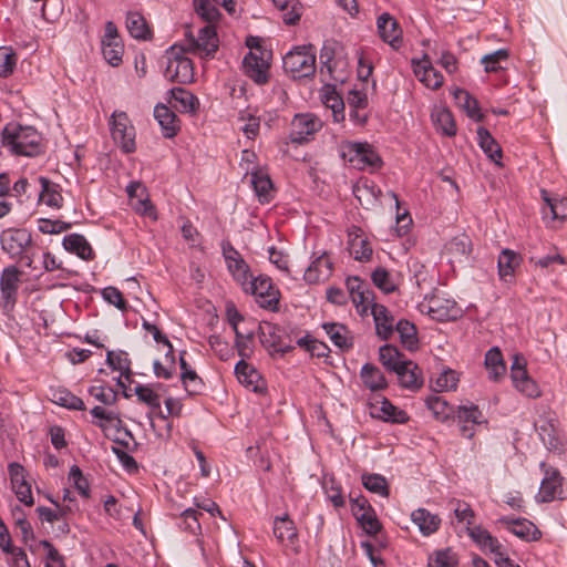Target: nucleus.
Returning <instances> with one entry per match:
<instances>
[{"label": "nucleus", "mask_w": 567, "mask_h": 567, "mask_svg": "<svg viewBox=\"0 0 567 567\" xmlns=\"http://www.w3.org/2000/svg\"><path fill=\"white\" fill-rule=\"evenodd\" d=\"M282 68L293 80L312 78L316 73V48L312 44L295 47L282 58Z\"/></svg>", "instance_id": "nucleus-1"}, {"label": "nucleus", "mask_w": 567, "mask_h": 567, "mask_svg": "<svg viewBox=\"0 0 567 567\" xmlns=\"http://www.w3.org/2000/svg\"><path fill=\"white\" fill-rule=\"evenodd\" d=\"M340 156L347 161L351 167L359 171L370 168L371 172H374L380 169L383 165L381 156L368 142H342L340 145Z\"/></svg>", "instance_id": "nucleus-2"}, {"label": "nucleus", "mask_w": 567, "mask_h": 567, "mask_svg": "<svg viewBox=\"0 0 567 567\" xmlns=\"http://www.w3.org/2000/svg\"><path fill=\"white\" fill-rule=\"evenodd\" d=\"M2 144L17 155L32 157L35 155V128L9 123L2 132Z\"/></svg>", "instance_id": "nucleus-3"}, {"label": "nucleus", "mask_w": 567, "mask_h": 567, "mask_svg": "<svg viewBox=\"0 0 567 567\" xmlns=\"http://www.w3.org/2000/svg\"><path fill=\"white\" fill-rule=\"evenodd\" d=\"M539 468L544 474L540 483L539 492L536 495L538 503H549L555 499H566L567 488L565 485V478L560 472L553 466H548L545 462L539 464Z\"/></svg>", "instance_id": "nucleus-4"}, {"label": "nucleus", "mask_w": 567, "mask_h": 567, "mask_svg": "<svg viewBox=\"0 0 567 567\" xmlns=\"http://www.w3.org/2000/svg\"><path fill=\"white\" fill-rule=\"evenodd\" d=\"M245 293L255 296L257 303L260 308L270 311L279 310L280 291L274 285L271 278L267 275H258L251 278V281L247 286Z\"/></svg>", "instance_id": "nucleus-5"}, {"label": "nucleus", "mask_w": 567, "mask_h": 567, "mask_svg": "<svg viewBox=\"0 0 567 567\" xmlns=\"http://www.w3.org/2000/svg\"><path fill=\"white\" fill-rule=\"evenodd\" d=\"M188 52L198 54L202 59L213 58L218 50V38L216 30L213 25H205L199 29L198 35L194 37L188 30L185 33Z\"/></svg>", "instance_id": "nucleus-6"}, {"label": "nucleus", "mask_w": 567, "mask_h": 567, "mask_svg": "<svg viewBox=\"0 0 567 567\" xmlns=\"http://www.w3.org/2000/svg\"><path fill=\"white\" fill-rule=\"evenodd\" d=\"M289 141L292 144L302 145L321 130V120L311 113L296 114L291 121Z\"/></svg>", "instance_id": "nucleus-7"}, {"label": "nucleus", "mask_w": 567, "mask_h": 567, "mask_svg": "<svg viewBox=\"0 0 567 567\" xmlns=\"http://www.w3.org/2000/svg\"><path fill=\"white\" fill-rule=\"evenodd\" d=\"M101 50L104 60L113 68H117L123 62L124 44L118 34L117 28L112 21H107L104 27V34L101 39Z\"/></svg>", "instance_id": "nucleus-8"}, {"label": "nucleus", "mask_w": 567, "mask_h": 567, "mask_svg": "<svg viewBox=\"0 0 567 567\" xmlns=\"http://www.w3.org/2000/svg\"><path fill=\"white\" fill-rule=\"evenodd\" d=\"M31 244V235L25 229L7 230L1 237V245L4 251L11 257L20 258V262L31 266L32 259L24 255Z\"/></svg>", "instance_id": "nucleus-9"}, {"label": "nucleus", "mask_w": 567, "mask_h": 567, "mask_svg": "<svg viewBox=\"0 0 567 567\" xmlns=\"http://www.w3.org/2000/svg\"><path fill=\"white\" fill-rule=\"evenodd\" d=\"M112 138L125 154L135 152V128L125 113L114 114L111 123Z\"/></svg>", "instance_id": "nucleus-10"}, {"label": "nucleus", "mask_w": 567, "mask_h": 567, "mask_svg": "<svg viewBox=\"0 0 567 567\" xmlns=\"http://www.w3.org/2000/svg\"><path fill=\"white\" fill-rule=\"evenodd\" d=\"M482 419L483 413L475 404L456 406L452 416V421L460 426L461 435L470 440L474 437L475 425H480L483 422Z\"/></svg>", "instance_id": "nucleus-11"}, {"label": "nucleus", "mask_w": 567, "mask_h": 567, "mask_svg": "<svg viewBox=\"0 0 567 567\" xmlns=\"http://www.w3.org/2000/svg\"><path fill=\"white\" fill-rule=\"evenodd\" d=\"M371 415L384 422L394 424H405L409 415L404 410L395 406L389 399L383 395H375L374 402H371Z\"/></svg>", "instance_id": "nucleus-12"}, {"label": "nucleus", "mask_w": 567, "mask_h": 567, "mask_svg": "<svg viewBox=\"0 0 567 567\" xmlns=\"http://www.w3.org/2000/svg\"><path fill=\"white\" fill-rule=\"evenodd\" d=\"M426 313L435 321L447 322L458 319L462 309L456 301L435 296L430 299Z\"/></svg>", "instance_id": "nucleus-13"}, {"label": "nucleus", "mask_w": 567, "mask_h": 567, "mask_svg": "<svg viewBox=\"0 0 567 567\" xmlns=\"http://www.w3.org/2000/svg\"><path fill=\"white\" fill-rule=\"evenodd\" d=\"M377 28L380 38L392 49L398 50L402 45V29L390 13L383 12L378 17Z\"/></svg>", "instance_id": "nucleus-14"}, {"label": "nucleus", "mask_w": 567, "mask_h": 567, "mask_svg": "<svg viewBox=\"0 0 567 567\" xmlns=\"http://www.w3.org/2000/svg\"><path fill=\"white\" fill-rule=\"evenodd\" d=\"M245 74L258 85L269 81V63L264 56L249 51L243 60Z\"/></svg>", "instance_id": "nucleus-15"}, {"label": "nucleus", "mask_w": 567, "mask_h": 567, "mask_svg": "<svg viewBox=\"0 0 567 567\" xmlns=\"http://www.w3.org/2000/svg\"><path fill=\"white\" fill-rule=\"evenodd\" d=\"M235 374L241 384L251 389L254 392L264 393L267 391L266 381L257 369L245 360H240L236 363Z\"/></svg>", "instance_id": "nucleus-16"}, {"label": "nucleus", "mask_w": 567, "mask_h": 567, "mask_svg": "<svg viewBox=\"0 0 567 567\" xmlns=\"http://www.w3.org/2000/svg\"><path fill=\"white\" fill-rule=\"evenodd\" d=\"M20 271L16 267H8L2 271L0 289L3 300L2 307L11 309L16 303L17 290L20 282Z\"/></svg>", "instance_id": "nucleus-17"}, {"label": "nucleus", "mask_w": 567, "mask_h": 567, "mask_svg": "<svg viewBox=\"0 0 567 567\" xmlns=\"http://www.w3.org/2000/svg\"><path fill=\"white\" fill-rule=\"evenodd\" d=\"M371 315L375 324L377 336L382 340H390L394 332V317L381 303H373Z\"/></svg>", "instance_id": "nucleus-18"}, {"label": "nucleus", "mask_w": 567, "mask_h": 567, "mask_svg": "<svg viewBox=\"0 0 567 567\" xmlns=\"http://www.w3.org/2000/svg\"><path fill=\"white\" fill-rule=\"evenodd\" d=\"M502 524L506 525L507 529L526 542H535L542 537L540 530L528 519L526 518H509L503 517L499 520Z\"/></svg>", "instance_id": "nucleus-19"}, {"label": "nucleus", "mask_w": 567, "mask_h": 567, "mask_svg": "<svg viewBox=\"0 0 567 567\" xmlns=\"http://www.w3.org/2000/svg\"><path fill=\"white\" fill-rule=\"evenodd\" d=\"M361 233L360 227L352 226L348 231V244L353 258L367 262L371 259L373 250L368 239L362 238Z\"/></svg>", "instance_id": "nucleus-20"}, {"label": "nucleus", "mask_w": 567, "mask_h": 567, "mask_svg": "<svg viewBox=\"0 0 567 567\" xmlns=\"http://www.w3.org/2000/svg\"><path fill=\"white\" fill-rule=\"evenodd\" d=\"M405 363L395 371L399 384L406 390L417 391L423 385L422 370L411 360Z\"/></svg>", "instance_id": "nucleus-21"}, {"label": "nucleus", "mask_w": 567, "mask_h": 567, "mask_svg": "<svg viewBox=\"0 0 567 567\" xmlns=\"http://www.w3.org/2000/svg\"><path fill=\"white\" fill-rule=\"evenodd\" d=\"M522 257L514 250L505 248L501 251L497 259L499 279L504 282H513L515 271L520 266Z\"/></svg>", "instance_id": "nucleus-22"}, {"label": "nucleus", "mask_w": 567, "mask_h": 567, "mask_svg": "<svg viewBox=\"0 0 567 567\" xmlns=\"http://www.w3.org/2000/svg\"><path fill=\"white\" fill-rule=\"evenodd\" d=\"M154 117L157 120L165 138L176 136L179 131V121L177 115L168 106L161 103L157 104L154 107Z\"/></svg>", "instance_id": "nucleus-23"}, {"label": "nucleus", "mask_w": 567, "mask_h": 567, "mask_svg": "<svg viewBox=\"0 0 567 567\" xmlns=\"http://www.w3.org/2000/svg\"><path fill=\"white\" fill-rule=\"evenodd\" d=\"M484 365L487 370L488 380L493 382H499L506 375V363L498 347H493L485 353Z\"/></svg>", "instance_id": "nucleus-24"}, {"label": "nucleus", "mask_w": 567, "mask_h": 567, "mask_svg": "<svg viewBox=\"0 0 567 567\" xmlns=\"http://www.w3.org/2000/svg\"><path fill=\"white\" fill-rule=\"evenodd\" d=\"M322 329L326 331L332 343L341 351H349L353 347V337L348 328L339 322H324Z\"/></svg>", "instance_id": "nucleus-25"}, {"label": "nucleus", "mask_w": 567, "mask_h": 567, "mask_svg": "<svg viewBox=\"0 0 567 567\" xmlns=\"http://www.w3.org/2000/svg\"><path fill=\"white\" fill-rule=\"evenodd\" d=\"M468 536L483 550L493 555H498L502 549L499 540L484 527L476 525L468 528Z\"/></svg>", "instance_id": "nucleus-26"}, {"label": "nucleus", "mask_w": 567, "mask_h": 567, "mask_svg": "<svg viewBox=\"0 0 567 567\" xmlns=\"http://www.w3.org/2000/svg\"><path fill=\"white\" fill-rule=\"evenodd\" d=\"M38 182L41 184V190L38 194V205L45 204L52 208H60L63 202L60 185L42 176L38 178Z\"/></svg>", "instance_id": "nucleus-27"}, {"label": "nucleus", "mask_w": 567, "mask_h": 567, "mask_svg": "<svg viewBox=\"0 0 567 567\" xmlns=\"http://www.w3.org/2000/svg\"><path fill=\"white\" fill-rule=\"evenodd\" d=\"M360 378L363 385L371 392H379L388 389L389 383L382 371L372 363H365L360 370Z\"/></svg>", "instance_id": "nucleus-28"}, {"label": "nucleus", "mask_w": 567, "mask_h": 567, "mask_svg": "<svg viewBox=\"0 0 567 567\" xmlns=\"http://www.w3.org/2000/svg\"><path fill=\"white\" fill-rule=\"evenodd\" d=\"M406 360L405 355L393 344L385 343L379 349V361L389 372L395 373L402 364H406Z\"/></svg>", "instance_id": "nucleus-29"}, {"label": "nucleus", "mask_w": 567, "mask_h": 567, "mask_svg": "<svg viewBox=\"0 0 567 567\" xmlns=\"http://www.w3.org/2000/svg\"><path fill=\"white\" fill-rule=\"evenodd\" d=\"M477 143L486 156L495 164L502 165L499 159L503 156V151L497 141L492 136L489 131L484 126H478L476 130Z\"/></svg>", "instance_id": "nucleus-30"}, {"label": "nucleus", "mask_w": 567, "mask_h": 567, "mask_svg": "<svg viewBox=\"0 0 567 567\" xmlns=\"http://www.w3.org/2000/svg\"><path fill=\"white\" fill-rule=\"evenodd\" d=\"M62 245L65 250L75 254L83 260H92L94 258V251L83 235H68L63 238Z\"/></svg>", "instance_id": "nucleus-31"}, {"label": "nucleus", "mask_w": 567, "mask_h": 567, "mask_svg": "<svg viewBox=\"0 0 567 567\" xmlns=\"http://www.w3.org/2000/svg\"><path fill=\"white\" fill-rule=\"evenodd\" d=\"M422 65L414 69L415 75L427 87L437 90L443 85L444 78L440 71L433 68L427 55L423 56Z\"/></svg>", "instance_id": "nucleus-32"}, {"label": "nucleus", "mask_w": 567, "mask_h": 567, "mask_svg": "<svg viewBox=\"0 0 567 567\" xmlns=\"http://www.w3.org/2000/svg\"><path fill=\"white\" fill-rule=\"evenodd\" d=\"M453 97L458 107L464 110L470 118L475 122H482L484 118L483 113L478 106V102L474 99L466 90L455 89L453 91Z\"/></svg>", "instance_id": "nucleus-33"}, {"label": "nucleus", "mask_w": 567, "mask_h": 567, "mask_svg": "<svg viewBox=\"0 0 567 567\" xmlns=\"http://www.w3.org/2000/svg\"><path fill=\"white\" fill-rule=\"evenodd\" d=\"M411 518L423 536L434 534L441 526V518L425 508H417L412 512Z\"/></svg>", "instance_id": "nucleus-34"}, {"label": "nucleus", "mask_w": 567, "mask_h": 567, "mask_svg": "<svg viewBox=\"0 0 567 567\" xmlns=\"http://www.w3.org/2000/svg\"><path fill=\"white\" fill-rule=\"evenodd\" d=\"M332 272V262L327 258L326 252L317 257L303 274L307 284L313 285L324 277H329Z\"/></svg>", "instance_id": "nucleus-35"}, {"label": "nucleus", "mask_w": 567, "mask_h": 567, "mask_svg": "<svg viewBox=\"0 0 567 567\" xmlns=\"http://www.w3.org/2000/svg\"><path fill=\"white\" fill-rule=\"evenodd\" d=\"M171 97L174 101V106L181 111L186 113H195L199 106V100L196 95H194L188 90L177 86L173 87L171 91Z\"/></svg>", "instance_id": "nucleus-36"}, {"label": "nucleus", "mask_w": 567, "mask_h": 567, "mask_svg": "<svg viewBox=\"0 0 567 567\" xmlns=\"http://www.w3.org/2000/svg\"><path fill=\"white\" fill-rule=\"evenodd\" d=\"M250 183L256 193V196L258 197V200L261 204H268L272 198L271 192L274 188L269 175L260 171L252 172L250 176Z\"/></svg>", "instance_id": "nucleus-37"}, {"label": "nucleus", "mask_w": 567, "mask_h": 567, "mask_svg": "<svg viewBox=\"0 0 567 567\" xmlns=\"http://www.w3.org/2000/svg\"><path fill=\"white\" fill-rule=\"evenodd\" d=\"M537 432L547 450L558 453L564 451V444L559 431L551 422H544L537 427Z\"/></svg>", "instance_id": "nucleus-38"}, {"label": "nucleus", "mask_w": 567, "mask_h": 567, "mask_svg": "<svg viewBox=\"0 0 567 567\" xmlns=\"http://www.w3.org/2000/svg\"><path fill=\"white\" fill-rule=\"evenodd\" d=\"M425 404L427 409L432 411L434 417L441 422H447L452 420V416L455 413V406L436 394L427 396Z\"/></svg>", "instance_id": "nucleus-39"}, {"label": "nucleus", "mask_w": 567, "mask_h": 567, "mask_svg": "<svg viewBox=\"0 0 567 567\" xmlns=\"http://www.w3.org/2000/svg\"><path fill=\"white\" fill-rule=\"evenodd\" d=\"M432 121L436 132L444 136L453 137L456 135V124L450 110L443 107L432 113Z\"/></svg>", "instance_id": "nucleus-40"}, {"label": "nucleus", "mask_w": 567, "mask_h": 567, "mask_svg": "<svg viewBox=\"0 0 567 567\" xmlns=\"http://www.w3.org/2000/svg\"><path fill=\"white\" fill-rule=\"evenodd\" d=\"M274 535L279 543H284L285 540H289L293 543L298 537L297 528L295 526L293 520L289 517L288 514L284 516H277L274 520Z\"/></svg>", "instance_id": "nucleus-41"}, {"label": "nucleus", "mask_w": 567, "mask_h": 567, "mask_svg": "<svg viewBox=\"0 0 567 567\" xmlns=\"http://www.w3.org/2000/svg\"><path fill=\"white\" fill-rule=\"evenodd\" d=\"M512 383L520 394L528 399H537L542 395L537 382L532 379L528 372H516Z\"/></svg>", "instance_id": "nucleus-42"}, {"label": "nucleus", "mask_w": 567, "mask_h": 567, "mask_svg": "<svg viewBox=\"0 0 567 567\" xmlns=\"http://www.w3.org/2000/svg\"><path fill=\"white\" fill-rule=\"evenodd\" d=\"M126 28L131 37L138 40H148L152 32L144 17L138 12H128L126 16Z\"/></svg>", "instance_id": "nucleus-43"}, {"label": "nucleus", "mask_w": 567, "mask_h": 567, "mask_svg": "<svg viewBox=\"0 0 567 567\" xmlns=\"http://www.w3.org/2000/svg\"><path fill=\"white\" fill-rule=\"evenodd\" d=\"M542 198L546 206L543 208L544 217L550 215L551 220H564L567 218V199L566 198H551L545 189H542Z\"/></svg>", "instance_id": "nucleus-44"}, {"label": "nucleus", "mask_w": 567, "mask_h": 567, "mask_svg": "<svg viewBox=\"0 0 567 567\" xmlns=\"http://www.w3.org/2000/svg\"><path fill=\"white\" fill-rule=\"evenodd\" d=\"M186 52L188 51L185 47L178 45V71L175 72V83L186 84L192 82L194 79V64L189 58L185 56Z\"/></svg>", "instance_id": "nucleus-45"}, {"label": "nucleus", "mask_w": 567, "mask_h": 567, "mask_svg": "<svg viewBox=\"0 0 567 567\" xmlns=\"http://www.w3.org/2000/svg\"><path fill=\"white\" fill-rule=\"evenodd\" d=\"M458 563V555L450 547L436 549L427 558L429 567H457Z\"/></svg>", "instance_id": "nucleus-46"}, {"label": "nucleus", "mask_w": 567, "mask_h": 567, "mask_svg": "<svg viewBox=\"0 0 567 567\" xmlns=\"http://www.w3.org/2000/svg\"><path fill=\"white\" fill-rule=\"evenodd\" d=\"M509 59L508 49H498L494 52L485 54L481 59V64L484 65V71L486 73H496L498 71L505 70L506 68L503 63H506Z\"/></svg>", "instance_id": "nucleus-47"}, {"label": "nucleus", "mask_w": 567, "mask_h": 567, "mask_svg": "<svg viewBox=\"0 0 567 567\" xmlns=\"http://www.w3.org/2000/svg\"><path fill=\"white\" fill-rule=\"evenodd\" d=\"M106 364L112 368V370L120 371L121 377H125L130 380L132 375L131 370V360L128 359L127 352L120 351H107L106 353Z\"/></svg>", "instance_id": "nucleus-48"}, {"label": "nucleus", "mask_w": 567, "mask_h": 567, "mask_svg": "<svg viewBox=\"0 0 567 567\" xmlns=\"http://www.w3.org/2000/svg\"><path fill=\"white\" fill-rule=\"evenodd\" d=\"M354 518L368 536L377 537L382 530V524L380 523L374 508L367 513H359L354 509Z\"/></svg>", "instance_id": "nucleus-49"}, {"label": "nucleus", "mask_w": 567, "mask_h": 567, "mask_svg": "<svg viewBox=\"0 0 567 567\" xmlns=\"http://www.w3.org/2000/svg\"><path fill=\"white\" fill-rule=\"evenodd\" d=\"M394 330L398 331L401 342L409 350L417 347V331L416 327L406 319H401L395 323Z\"/></svg>", "instance_id": "nucleus-50"}, {"label": "nucleus", "mask_w": 567, "mask_h": 567, "mask_svg": "<svg viewBox=\"0 0 567 567\" xmlns=\"http://www.w3.org/2000/svg\"><path fill=\"white\" fill-rule=\"evenodd\" d=\"M362 485L365 489L380 496H389V484L385 477L377 473H364L361 476Z\"/></svg>", "instance_id": "nucleus-51"}, {"label": "nucleus", "mask_w": 567, "mask_h": 567, "mask_svg": "<svg viewBox=\"0 0 567 567\" xmlns=\"http://www.w3.org/2000/svg\"><path fill=\"white\" fill-rule=\"evenodd\" d=\"M234 280L241 287L243 291L247 290V286L254 278L249 265L245 259H237L233 265L227 267Z\"/></svg>", "instance_id": "nucleus-52"}, {"label": "nucleus", "mask_w": 567, "mask_h": 567, "mask_svg": "<svg viewBox=\"0 0 567 567\" xmlns=\"http://www.w3.org/2000/svg\"><path fill=\"white\" fill-rule=\"evenodd\" d=\"M52 401L63 408L74 411L85 410V404L82 399L74 395L65 389H61L53 392Z\"/></svg>", "instance_id": "nucleus-53"}, {"label": "nucleus", "mask_w": 567, "mask_h": 567, "mask_svg": "<svg viewBox=\"0 0 567 567\" xmlns=\"http://www.w3.org/2000/svg\"><path fill=\"white\" fill-rule=\"evenodd\" d=\"M450 509L454 513L458 523H466L467 529L474 524L475 514L471 505L465 501L452 499L449 503Z\"/></svg>", "instance_id": "nucleus-54"}, {"label": "nucleus", "mask_w": 567, "mask_h": 567, "mask_svg": "<svg viewBox=\"0 0 567 567\" xmlns=\"http://www.w3.org/2000/svg\"><path fill=\"white\" fill-rule=\"evenodd\" d=\"M323 103L330 107L336 122L344 120V103L342 97L336 92L334 87L328 86L323 94Z\"/></svg>", "instance_id": "nucleus-55"}, {"label": "nucleus", "mask_w": 567, "mask_h": 567, "mask_svg": "<svg viewBox=\"0 0 567 567\" xmlns=\"http://www.w3.org/2000/svg\"><path fill=\"white\" fill-rule=\"evenodd\" d=\"M373 285L382 292L389 295L396 290V285L391 274L384 267H378L371 274Z\"/></svg>", "instance_id": "nucleus-56"}, {"label": "nucleus", "mask_w": 567, "mask_h": 567, "mask_svg": "<svg viewBox=\"0 0 567 567\" xmlns=\"http://www.w3.org/2000/svg\"><path fill=\"white\" fill-rule=\"evenodd\" d=\"M178 44H173L169 47L164 56H163V66H164V76L166 80L171 82H175V72L177 69V60H178Z\"/></svg>", "instance_id": "nucleus-57"}, {"label": "nucleus", "mask_w": 567, "mask_h": 567, "mask_svg": "<svg viewBox=\"0 0 567 567\" xmlns=\"http://www.w3.org/2000/svg\"><path fill=\"white\" fill-rule=\"evenodd\" d=\"M323 489L328 499L336 508H340L346 505V501L342 495V487L333 477L324 481Z\"/></svg>", "instance_id": "nucleus-58"}, {"label": "nucleus", "mask_w": 567, "mask_h": 567, "mask_svg": "<svg viewBox=\"0 0 567 567\" xmlns=\"http://www.w3.org/2000/svg\"><path fill=\"white\" fill-rule=\"evenodd\" d=\"M208 344L221 361H227L234 355L229 343L219 334H212L208 338Z\"/></svg>", "instance_id": "nucleus-59"}, {"label": "nucleus", "mask_w": 567, "mask_h": 567, "mask_svg": "<svg viewBox=\"0 0 567 567\" xmlns=\"http://www.w3.org/2000/svg\"><path fill=\"white\" fill-rule=\"evenodd\" d=\"M102 298L109 302L110 305H113L121 311H127L128 303L124 299L123 293L121 290H118L116 287L109 286L101 290Z\"/></svg>", "instance_id": "nucleus-60"}, {"label": "nucleus", "mask_w": 567, "mask_h": 567, "mask_svg": "<svg viewBox=\"0 0 567 567\" xmlns=\"http://www.w3.org/2000/svg\"><path fill=\"white\" fill-rule=\"evenodd\" d=\"M69 480L73 482L74 488L79 492V494L87 498L90 497V484L89 481L84 477L81 468L78 465H72L69 473Z\"/></svg>", "instance_id": "nucleus-61"}, {"label": "nucleus", "mask_w": 567, "mask_h": 567, "mask_svg": "<svg viewBox=\"0 0 567 567\" xmlns=\"http://www.w3.org/2000/svg\"><path fill=\"white\" fill-rule=\"evenodd\" d=\"M41 7V17L47 22H55L59 20L62 13V2L61 0H42Z\"/></svg>", "instance_id": "nucleus-62"}, {"label": "nucleus", "mask_w": 567, "mask_h": 567, "mask_svg": "<svg viewBox=\"0 0 567 567\" xmlns=\"http://www.w3.org/2000/svg\"><path fill=\"white\" fill-rule=\"evenodd\" d=\"M16 66V54L11 48H0V76H9Z\"/></svg>", "instance_id": "nucleus-63"}, {"label": "nucleus", "mask_w": 567, "mask_h": 567, "mask_svg": "<svg viewBox=\"0 0 567 567\" xmlns=\"http://www.w3.org/2000/svg\"><path fill=\"white\" fill-rule=\"evenodd\" d=\"M181 380L185 390L190 395L200 394L204 390L205 384L195 370L182 375Z\"/></svg>", "instance_id": "nucleus-64"}]
</instances>
